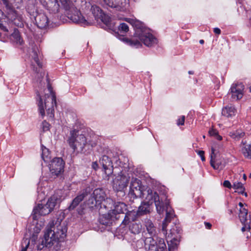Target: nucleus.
<instances>
[{"mask_svg": "<svg viewBox=\"0 0 251 251\" xmlns=\"http://www.w3.org/2000/svg\"><path fill=\"white\" fill-rule=\"evenodd\" d=\"M36 101L39 113L42 116H45L46 111L50 117H53L56 98L51 86L49 83L44 90L41 89L37 92Z\"/></svg>", "mask_w": 251, "mask_h": 251, "instance_id": "1", "label": "nucleus"}, {"mask_svg": "<svg viewBox=\"0 0 251 251\" xmlns=\"http://www.w3.org/2000/svg\"><path fill=\"white\" fill-rule=\"evenodd\" d=\"M166 206V217L162 223V230L166 234V238L168 246V251H175L177 250L180 240V229L174 225L170 230L168 233L166 232V227L168 224L170 222L174 216V211L172 209L168 202H165Z\"/></svg>", "mask_w": 251, "mask_h": 251, "instance_id": "2", "label": "nucleus"}, {"mask_svg": "<svg viewBox=\"0 0 251 251\" xmlns=\"http://www.w3.org/2000/svg\"><path fill=\"white\" fill-rule=\"evenodd\" d=\"M146 193L147 195L144 196V201L137 210L139 215H142L150 212V206L153 203H154L157 212L159 214H162L165 210L166 211L165 202L168 201L169 205V201L165 195L159 196L156 192H153L150 188H148Z\"/></svg>", "mask_w": 251, "mask_h": 251, "instance_id": "3", "label": "nucleus"}, {"mask_svg": "<svg viewBox=\"0 0 251 251\" xmlns=\"http://www.w3.org/2000/svg\"><path fill=\"white\" fill-rule=\"evenodd\" d=\"M61 201L58 193H57L50 197L46 203H38L33 208L32 216L34 220L33 224H36L33 228L34 232L38 233L44 225L42 221H37L39 216H45L50 213L56 204Z\"/></svg>", "mask_w": 251, "mask_h": 251, "instance_id": "4", "label": "nucleus"}, {"mask_svg": "<svg viewBox=\"0 0 251 251\" xmlns=\"http://www.w3.org/2000/svg\"><path fill=\"white\" fill-rule=\"evenodd\" d=\"M120 40L134 48L141 47L142 43L147 47H152L158 42L157 39L150 32V30L144 27H136L134 36L131 39L122 37Z\"/></svg>", "mask_w": 251, "mask_h": 251, "instance_id": "5", "label": "nucleus"}, {"mask_svg": "<svg viewBox=\"0 0 251 251\" xmlns=\"http://www.w3.org/2000/svg\"><path fill=\"white\" fill-rule=\"evenodd\" d=\"M67 228L59 221L50 223L46 227L42 245L50 247L54 243L63 240L66 236Z\"/></svg>", "mask_w": 251, "mask_h": 251, "instance_id": "6", "label": "nucleus"}, {"mask_svg": "<svg viewBox=\"0 0 251 251\" xmlns=\"http://www.w3.org/2000/svg\"><path fill=\"white\" fill-rule=\"evenodd\" d=\"M70 147L76 153H85L92 150L95 144L90 142L83 134H79L75 131H72L67 140Z\"/></svg>", "mask_w": 251, "mask_h": 251, "instance_id": "7", "label": "nucleus"}, {"mask_svg": "<svg viewBox=\"0 0 251 251\" xmlns=\"http://www.w3.org/2000/svg\"><path fill=\"white\" fill-rule=\"evenodd\" d=\"M239 218L243 225L242 231H246L247 238H251V219L250 216L248 214V211L242 202H239Z\"/></svg>", "mask_w": 251, "mask_h": 251, "instance_id": "8", "label": "nucleus"}, {"mask_svg": "<svg viewBox=\"0 0 251 251\" xmlns=\"http://www.w3.org/2000/svg\"><path fill=\"white\" fill-rule=\"evenodd\" d=\"M239 218L243 225L242 231H246L247 238H251V219L250 216L248 214V211L242 202H239Z\"/></svg>", "mask_w": 251, "mask_h": 251, "instance_id": "9", "label": "nucleus"}, {"mask_svg": "<svg viewBox=\"0 0 251 251\" xmlns=\"http://www.w3.org/2000/svg\"><path fill=\"white\" fill-rule=\"evenodd\" d=\"M148 189L144 190L140 180L133 177L130 182L128 195L131 198L133 199L138 197L144 198V196L147 195L146 192Z\"/></svg>", "mask_w": 251, "mask_h": 251, "instance_id": "10", "label": "nucleus"}, {"mask_svg": "<svg viewBox=\"0 0 251 251\" xmlns=\"http://www.w3.org/2000/svg\"><path fill=\"white\" fill-rule=\"evenodd\" d=\"M156 239L153 237L146 238L144 241L145 248L150 251H168L163 239L156 238Z\"/></svg>", "mask_w": 251, "mask_h": 251, "instance_id": "11", "label": "nucleus"}, {"mask_svg": "<svg viewBox=\"0 0 251 251\" xmlns=\"http://www.w3.org/2000/svg\"><path fill=\"white\" fill-rule=\"evenodd\" d=\"M91 10L95 20L98 23L101 22L110 29L114 28V25L111 23L110 17L103 13L99 7L93 5L92 6Z\"/></svg>", "mask_w": 251, "mask_h": 251, "instance_id": "12", "label": "nucleus"}, {"mask_svg": "<svg viewBox=\"0 0 251 251\" xmlns=\"http://www.w3.org/2000/svg\"><path fill=\"white\" fill-rule=\"evenodd\" d=\"M64 162L62 158L55 157L49 164V168L51 177H55L64 171Z\"/></svg>", "mask_w": 251, "mask_h": 251, "instance_id": "13", "label": "nucleus"}, {"mask_svg": "<svg viewBox=\"0 0 251 251\" xmlns=\"http://www.w3.org/2000/svg\"><path fill=\"white\" fill-rule=\"evenodd\" d=\"M129 176L121 172L113 181V189L116 191H124L128 183Z\"/></svg>", "mask_w": 251, "mask_h": 251, "instance_id": "14", "label": "nucleus"}, {"mask_svg": "<svg viewBox=\"0 0 251 251\" xmlns=\"http://www.w3.org/2000/svg\"><path fill=\"white\" fill-rule=\"evenodd\" d=\"M100 164L102 168V176L104 179L109 180L110 176L113 174V166L110 159L104 155L100 159Z\"/></svg>", "mask_w": 251, "mask_h": 251, "instance_id": "15", "label": "nucleus"}, {"mask_svg": "<svg viewBox=\"0 0 251 251\" xmlns=\"http://www.w3.org/2000/svg\"><path fill=\"white\" fill-rule=\"evenodd\" d=\"M127 210V205L123 202L117 201L114 202L113 207L109 210L107 215V219H117L118 215L124 213Z\"/></svg>", "mask_w": 251, "mask_h": 251, "instance_id": "16", "label": "nucleus"}, {"mask_svg": "<svg viewBox=\"0 0 251 251\" xmlns=\"http://www.w3.org/2000/svg\"><path fill=\"white\" fill-rule=\"evenodd\" d=\"M244 86L242 83L232 84L229 92L232 100L236 101L242 99L244 95Z\"/></svg>", "mask_w": 251, "mask_h": 251, "instance_id": "17", "label": "nucleus"}, {"mask_svg": "<svg viewBox=\"0 0 251 251\" xmlns=\"http://www.w3.org/2000/svg\"><path fill=\"white\" fill-rule=\"evenodd\" d=\"M68 18L74 23L79 24L85 26L90 25L91 23L88 22L81 15V13L77 10H75L72 13L68 14Z\"/></svg>", "mask_w": 251, "mask_h": 251, "instance_id": "18", "label": "nucleus"}, {"mask_svg": "<svg viewBox=\"0 0 251 251\" xmlns=\"http://www.w3.org/2000/svg\"><path fill=\"white\" fill-rule=\"evenodd\" d=\"M237 113V108L232 104H229L224 106L222 109V116L227 119L233 118L236 116Z\"/></svg>", "mask_w": 251, "mask_h": 251, "instance_id": "19", "label": "nucleus"}, {"mask_svg": "<svg viewBox=\"0 0 251 251\" xmlns=\"http://www.w3.org/2000/svg\"><path fill=\"white\" fill-rule=\"evenodd\" d=\"M32 53V57L33 61L32 62V63L34 66L37 65L39 68L38 72L37 73V75H38L39 73L40 72L41 76L43 77L46 75V72L43 71L42 70V63L40 61L41 56L40 52L38 50H34Z\"/></svg>", "mask_w": 251, "mask_h": 251, "instance_id": "20", "label": "nucleus"}, {"mask_svg": "<svg viewBox=\"0 0 251 251\" xmlns=\"http://www.w3.org/2000/svg\"><path fill=\"white\" fill-rule=\"evenodd\" d=\"M93 196L96 202L100 205L105 201V194L101 189H95L93 192Z\"/></svg>", "mask_w": 251, "mask_h": 251, "instance_id": "21", "label": "nucleus"}, {"mask_svg": "<svg viewBox=\"0 0 251 251\" xmlns=\"http://www.w3.org/2000/svg\"><path fill=\"white\" fill-rule=\"evenodd\" d=\"M35 21L37 26L40 28L47 27L48 25V18L44 14H39L35 17Z\"/></svg>", "mask_w": 251, "mask_h": 251, "instance_id": "22", "label": "nucleus"}, {"mask_svg": "<svg viewBox=\"0 0 251 251\" xmlns=\"http://www.w3.org/2000/svg\"><path fill=\"white\" fill-rule=\"evenodd\" d=\"M214 151V149H213V148H212L211 152L210 154V164L214 169L217 170L220 168L221 164L217 159L216 154V153H215Z\"/></svg>", "mask_w": 251, "mask_h": 251, "instance_id": "23", "label": "nucleus"}, {"mask_svg": "<svg viewBox=\"0 0 251 251\" xmlns=\"http://www.w3.org/2000/svg\"><path fill=\"white\" fill-rule=\"evenodd\" d=\"M145 226L148 233L151 236V237L155 235L156 232V228L151 220L146 219L145 221Z\"/></svg>", "mask_w": 251, "mask_h": 251, "instance_id": "24", "label": "nucleus"}, {"mask_svg": "<svg viewBox=\"0 0 251 251\" xmlns=\"http://www.w3.org/2000/svg\"><path fill=\"white\" fill-rule=\"evenodd\" d=\"M138 211L135 210L128 211L125 215L124 221L127 222L130 221H134L137 216H139Z\"/></svg>", "mask_w": 251, "mask_h": 251, "instance_id": "25", "label": "nucleus"}, {"mask_svg": "<svg viewBox=\"0 0 251 251\" xmlns=\"http://www.w3.org/2000/svg\"><path fill=\"white\" fill-rule=\"evenodd\" d=\"M84 195L83 194H80L75 197L72 203L69 207L70 210L74 209L76 206L81 202L84 198Z\"/></svg>", "mask_w": 251, "mask_h": 251, "instance_id": "26", "label": "nucleus"}, {"mask_svg": "<svg viewBox=\"0 0 251 251\" xmlns=\"http://www.w3.org/2000/svg\"><path fill=\"white\" fill-rule=\"evenodd\" d=\"M242 151L244 155L249 159H251V145H246L242 149Z\"/></svg>", "mask_w": 251, "mask_h": 251, "instance_id": "27", "label": "nucleus"}, {"mask_svg": "<svg viewBox=\"0 0 251 251\" xmlns=\"http://www.w3.org/2000/svg\"><path fill=\"white\" fill-rule=\"evenodd\" d=\"M230 135L232 138L238 140L244 137L245 133L242 130H237L234 132L230 133Z\"/></svg>", "mask_w": 251, "mask_h": 251, "instance_id": "28", "label": "nucleus"}, {"mask_svg": "<svg viewBox=\"0 0 251 251\" xmlns=\"http://www.w3.org/2000/svg\"><path fill=\"white\" fill-rule=\"evenodd\" d=\"M129 229L134 234L139 233L141 230V226L137 223H134L130 226Z\"/></svg>", "mask_w": 251, "mask_h": 251, "instance_id": "29", "label": "nucleus"}, {"mask_svg": "<svg viewBox=\"0 0 251 251\" xmlns=\"http://www.w3.org/2000/svg\"><path fill=\"white\" fill-rule=\"evenodd\" d=\"M232 187L237 190L239 193L243 194L244 188H243V184L238 181L234 182L233 184Z\"/></svg>", "mask_w": 251, "mask_h": 251, "instance_id": "30", "label": "nucleus"}, {"mask_svg": "<svg viewBox=\"0 0 251 251\" xmlns=\"http://www.w3.org/2000/svg\"><path fill=\"white\" fill-rule=\"evenodd\" d=\"M208 134L211 136L215 137L218 140L220 141L222 139V137L219 135L218 132L213 128L210 129Z\"/></svg>", "mask_w": 251, "mask_h": 251, "instance_id": "31", "label": "nucleus"}, {"mask_svg": "<svg viewBox=\"0 0 251 251\" xmlns=\"http://www.w3.org/2000/svg\"><path fill=\"white\" fill-rule=\"evenodd\" d=\"M87 205L89 208H93L94 207H98L99 206L101 207V206L100 204H98V203H96V201H95L93 196H92L90 199H89L88 201L87 202Z\"/></svg>", "mask_w": 251, "mask_h": 251, "instance_id": "32", "label": "nucleus"}, {"mask_svg": "<svg viewBox=\"0 0 251 251\" xmlns=\"http://www.w3.org/2000/svg\"><path fill=\"white\" fill-rule=\"evenodd\" d=\"M12 36L17 43L20 44L22 43V41L21 40V36L18 31L15 30L14 32L12 34Z\"/></svg>", "mask_w": 251, "mask_h": 251, "instance_id": "33", "label": "nucleus"}, {"mask_svg": "<svg viewBox=\"0 0 251 251\" xmlns=\"http://www.w3.org/2000/svg\"><path fill=\"white\" fill-rule=\"evenodd\" d=\"M118 29L121 33H125L128 31L129 28L128 25L126 24L121 23L118 27Z\"/></svg>", "mask_w": 251, "mask_h": 251, "instance_id": "34", "label": "nucleus"}, {"mask_svg": "<svg viewBox=\"0 0 251 251\" xmlns=\"http://www.w3.org/2000/svg\"><path fill=\"white\" fill-rule=\"evenodd\" d=\"M42 158L45 162H48L50 158L49 150L45 147L42 149Z\"/></svg>", "mask_w": 251, "mask_h": 251, "instance_id": "35", "label": "nucleus"}, {"mask_svg": "<svg viewBox=\"0 0 251 251\" xmlns=\"http://www.w3.org/2000/svg\"><path fill=\"white\" fill-rule=\"evenodd\" d=\"M105 3L107 5H108L110 7H120V8H119V9L121 10H124L123 9H122L121 8V6H119V5H117L115 3V0H104Z\"/></svg>", "mask_w": 251, "mask_h": 251, "instance_id": "36", "label": "nucleus"}, {"mask_svg": "<svg viewBox=\"0 0 251 251\" xmlns=\"http://www.w3.org/2000/svg\"><path fill=\"white\" fill-rule=\"evenodd\" d=\"M124 20L127 22L128 23L131 24L133 25V26H136L137 25H138L139 24V21H137L134 20V19H129V18H125Z\"/></svg>", "mask_w": 251, "mask_h": 251, "instance_id": "37", "label": "nucleus"}, {"mask_svg": "<svg viewBox=\"0 0 251 251\" xmlns=\"http://www.w3.org/2000/svg\"><path fill=\"white\" fill-rule=\"evenodd\" d=\"M42 185V183L40 182L38 184V186L37 188V193L39 194V195H41L42 194H43V195L44 196L45 195V188H44L43 189Z\"/></svg>", "mask_w": 251, "mask_h": 251, "instance_id": "38", "label": "nucleus"}, {"mask_svg": "<svg viewBox=\"0 0 251 251\" xmlns=\"http://www.w3.org/2000/svg\"><path fill=\"white\" fill-rule=\"evenodd\" d=\"M29 241L27 239L24 240L22 243V246H23V248L22 249L21 251H26V250L29 245Z\"/></svg>", "mask_w": 251, "mask_h": 251, "instance_id": "39", "label": "nucleus"}, {"mask_svg": "<svg viewBox=\"0 0 251 251\" xmlns=\"http://www.w3.org/2000/svg\"><path fill=\"white\" fill-rule=\"evenodd\" d=\"M6 17L9 20V21L12 22L15 19L16 13L14 11H11V13L8 14Z\"/></svg>", "mask_w": 251, "mask_h": 251, "instance_id": "40", "label": "nucleus"}, {"mask_svg": "<svg viewBox=\"0 0 251 251\" xmlns=\"http://www.w3.org/2000/svg\"><path fill=\"white\" fill-rule=\"evenodd\" d=\"M185 121V116H181L177 120V125L178 126L183 125Z\"/></svg>", "mask_w": 251, "mask_h": 251, "instance_id": "41", "label": "nucleus"}, {"mask_svg": "<svg viewBox=\"0 0 251 251\" xmlns=\"http://www.w3.org/2000/svg\"><path fill=\"white\" fill-rule=\"evenodd\" d=\"M42 128L44 131H47L50 129V125L48 123L44 121L42 123Z\"/></svg>", "mask_w": 251, "mask_h": 251, "instance_id": "42", "label": "nucleus"}, {"mask_svg": "<svg viewBox=\"0 0 251 251\" xmlns=\"http://www.w3.org/2000/svg\"><path fill=\"white\" fill-rule=\"evenodd\" d=\"M223 185L224 187L228 188H231L232 187L230 182L228 180L224 181L223 182Z\"/></svg>", "mask_w": 251, "mask_h": 251, "instance_id": "43", "label": "nucleus"}, {"mask_svg": "<svg viewBox=\"0 0 251 251\" xmlns=\"http://www.w3.org/2000/svg\"><path fill=\"white\" fill-rule=\"evenodd\" d=\"M198 154L200 155L201 158V159L202 161H205V158L204 156V151H197Z\"/></svg>", "mask_w": 251, "mask_h": 251, "instance_id": "44", "label": "nucleus"}, {"mask_svg": "<svg viewBox=\"0 0 251 251\" xmlns=\"http://www.w3.org/2000/svg\"><path fill=\"white\" fill-rule=\"evenodd\" d=\"M92 167L94 169L96 170L98 168V164L97 162H94L92 163Z\"/></svg>", "mask_w": 251, "mask_h": 251, "instance_id": "45", "label": "nucleus"}, {"mask_svg": "<svg viewBox=\"0 0 251 251\" xmlns=\"http://www.w3.org/2000/svg\"><path fill=\"white\" fill-rule=\"evenodd\" d=\"M214 32L215 34H220L221 33V30L220 28L216 27L214 28Z\"/></svg>", "mask_w": 251, "mask_h": 251, "instance_id": "46", "label": "nucleus"}, {"mask_svg": "<svg viewBox=\"0 0 251 251\" xmlns=\"http://www.w3.org/2000/svg\"><path fill=\"white\" fill-rule=\"evenodd\" d=\"M0 27L3 31H6V32L8 31V29L5 26H3L2 24H0Z\"/></svg>", "mask_w": 251, "mask_h": 251, "instance_id": "47", "label": "nucleus"}, {"mask_svg": "<svg viewBox=\"0 0 251 251\" xmlns=\"http://www.w3.org/2000/svg\"><path fill=\"white\" fill-rule=\"evenodd\" d=\"M205 227L207 229H210L211 227V225L209 223H204Z\"/></svg>", "mask_w": 251, "mask_h": 251, "instance_id": "48", "label": "nucleus"}, {"mask_svg": "<svg viewBox=\"0 0 251 251\" xmlns=\"http://www.w3.org/2000/svg\"><path fill=\"white\" fill-rule=\"evenodd\" d=\"M36 238H37V235L34 234L33 235L32 238L31 239V242H32L33 241L34 242H35V239H36Z\"/></svg>", "mask_w": 251, "mask_h": 251, "instance_id": "49", "label": "nucleus"}, {"mask_svg": "<svg viewBox=\"0 0 251 251\" xmlns=\"http://www.w3.org/2000/svg\"><path fill=\"white\" fill-rule=\"evenodd\" d=\"M2 0L4 4L5 5V6L6 7H8V4L7 0Z\"/></svg>", "mask_w": 251, "mask_h": 251, "instance_id": "50", "label": "nucleus"}, {"mask_svg": "<svg viewBox=\"0 0 251 251\" xmlns=\"http://www.w3.org/2000/svg\"><path fill=\"white\" fill-rule=\"evenodd\" d=\"M248 112L249 113H251V107H249L248 108Z\"/></svg>", "mask_w": 251, "mask_h": 251, "instance_id": "51", "label": "nucleus"}, {"mask_svg": "<svg viewBox=\"0 0 251 251\" xmlns=\"http://www.w3.org/2000/svg\"><path fill=\"white\" fill-rule=\"evenodd\" d=\"M188 73H189V74H190V75H193V74H194L193 72V71H189L188 72Z\"/></svg>", "mask_w": 251, "mask_h": 251, "instance_id": "52", "label": "nucleus"}, {"mask_svg": "<svg viewBox=\"0 0 251 251\" xmlns=\"http://www.w3.org/2000/svg\"><path fill=\"white\" fill-rule=\"evenodd\" d=\"M203 43H204V41L203 40H201L200 41V44H203Z\"/></svg>", "mask_w": 251, "mask_h": 251, "instance_id": "53", "label": "nucleus"}, {"mask_svg": "<svg viewBox=\"0 0 251 251\" xmlns=\"http://www.w3.org/2000/svg\"><path fill=\"white\" fill-rule=\"evenodd\" d=\"M243 178H244V180H246V178H247V176H246L245 174L243 175Z\"/></svg>", "mask_w": 251, "mask_h": 251, "instance_id": "54", "label": "nucleus"}, {"mask_svg": "<svg viewBox=\"0 0 251 251\" xmlns=\"http://www.w3.org/2000/svg\"><path fill=\"white\" fill-rule=\"evenodd\" d=\"M61 2H67V0H60Z\"/></svg>", "mask_w": 251, "mask_h": 251, "instance_id": "55", "label": "nucleus"}, {"mask_svg": "<svg viewBox=\"0 0 251 251\" xmlns=\"http://www.w3.org/2000/svg\"><path fill=\"white\" fill-rule=\"evenodd\" d=\"M101 222L103 225H106L108 224V222Z\"/></svg>", "mask_w": 251, "mask_h": 251, "instance_id": "56", "label": "nucleus"}, {"mask_svg": "<svg viewBox=\"0 0 251 251\" xmlns=\"http://www.w3.org/2000/svg\"><path fill=\"white\" fill-rule=\"evenodd\" d=\"M78 213L79 214H82V211H78Z\"/></svg>", "mask_w": 251, "mask_h": 251, "instance_id": "57", "label": "nucleus"}, {"mask_svg": "<svg viewBox=\"0 0 251 251\" xmlns=\"http://www.w3.org/2000/svg\"><path fill=\"white\" fill-rule=\"evenodd\" d=\"M111 200L110 199H107V201H111Z\"/></svg>", "mask_w": 251, "mask_h": 251, "instance_id": "58", "label": "nucleus"}, {"mask_svg": "<svg viewBox=\"0 0 251 251\" xmlns=\"http://www.w3.org/2000/svg\"><path fill=\"white\" fill-rule=\"evenodd\" d=\"M250 92L251 93V86L249 88Z\"/></svg>", "mask_w": 251, "mask_h": 251, "instance_id": "59", "label": "nucleus"}, {"mask_svg": "<svg viewBox=\"0 0 251 251\" xmlns=\"http://www.w3.org/2000/svg\"><path fill=\"white\" fill-rule=\"evenodd\" d=\"M2 15V12L0 10V15Z\"/></svg>", "mask_w": 251, "mask_h": 251, "instance_id": "60", "label": "nucleus"}]
</instances>
